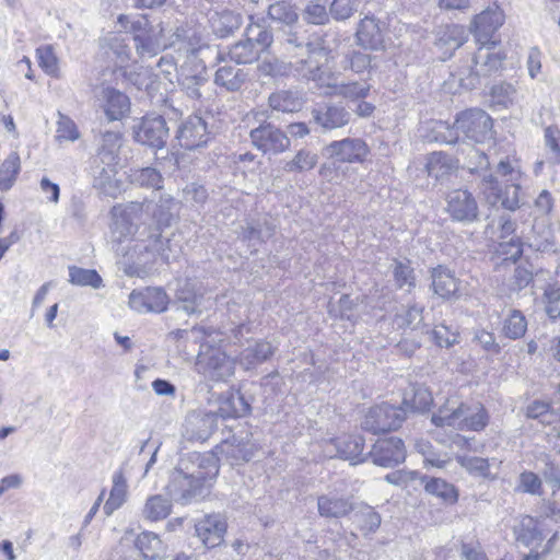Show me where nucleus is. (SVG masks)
<instances>
[{"label":"nucleus","mask_w":560,"mask_h":560,"mask_svg":"<svg viewBox=\"0 0 560 560\" xmlns=\"http://www.w3.org/2000/svg\"><path fill=\"white\" fill-rule=\"evenodd\" d=\"M269 105L275 110L293 113L301 109L303 100L296 93L281 91L270 95Z\"/></svg>","instance_id":"39"},{"label":"nucleus","mask_w":560,"mask_h":560,"mask_svg":"<svg viewBox=\"0 0 560 560\" xmlns=\"http://www.w3.org/2000/svg\"><path fill=\"white\" fill-rule=\"evenodd\" d=\"M171 513V503L160 494L150 497L143 508V516L150 521H160Z\"/></svg>","instance_id":"46"},{"label":"nucleus","mask_w":560,"mask_h":560,"mask_svg":"<svg viewBox=\"0 0 560 560\" xmlns=\"http://www.w3.org/2000/svg\"><path fill=\"white\" fill-rule=\"evenodd\" d=\"M195 528L202 544L208 548H214L223 541L226 523L220 514H210L199 520Z\"/></svg>","instance_id":"19"},{"label":"nucleus","mask_w":560,"mask_h":560,"mask_svg":"<svg viewBox=\"0 0 560 560\" xmlns=\"http://www.w3.org/2000/svg\"><path fill=\"white\" fill-rule=\"evenodd\" d=\"M167 138L168 127L162 116H145L135 128L136 141L151 148H163Z\"/></svg>","instance_id":"13"},{"label":"nucleus","mask_w":560,"mask_h":560,"mask_svg":"<svg viewBox=\"0 0 560 560\" xmlns=\"http://www.w3.org/2000/svg\"><path fill=\"white\" fill-rule=\"evenodd\" d=\"M109 497L103 506V512L106 516H110L116 510L121 508L128 498L127 478L121 469L114 472Z\"/></svg>","instance_id":"27"},{"label":"nucleus","mask_w":560,"mask_h":560,"mask_svg":"<svg viewBox=\"0 0 560 560\" xmlns=\"http://www.w3.org/2000/svg\"><path fill=\"white\" fill-rule=\"evenodd\" d=\"M127 37L120 32H107L102 35L98 40V48L106 58L115 60L119 63V68H124L129 59V47Z\"/></svg>","instance_id":"20"},{"label":"nucleus","mask_w":560,"mask_h":560,"mask_svg":"<svg viewBox=\"0 0 560 560\" xmlns=\"http://www.w3.org/2000/svg\"><path fill=\"white\" fill-rule=\"evenodd\" d=\"M129 176L131 183L138 186L154 189L162 188L163 177L161 173L153 167L133 170Z\"/></svg>","instance_id":"48"},{"label":"nucleus","mask_w":560,"mask_h":560,"mask_svg":"<svg viewBox=\"0 0 560 560\" xmlns=\"http://www.w3.org/2000/svg\"><path fill=\"white\" fill-rule=\"evenodd\" d=\"M317 509L323 517L340 518L353 511V504L346 498L320 495L317 499Z\"/></svg>","instance_id":"29"},{"label":"nucleus","mask_w":560,"mask_h":560,"mask_svg":"<svg viewBox=\"0 0 560 560\" xmlns=\"http://www.w3.org/2000/svg\"><path fill=\"white\" fill-rule=\"evenodd\" d=\"M516 91L510 83L501 82L494 84L490 89V96L492 105L508 107L513 104Z\"/></svg>","instance_id":"56"},{"label":"nucleus","mask_w":560,"mask_h":560,"mask_svg":"<svg viewBox=\"0 0 560 560\" xmlns=\"http://www.w3.org/2000/svg\"><path fill=\"white\" fill-rule=\"evenodd\" d=\"M323 155L339 163H363L370 154V148L361 138L335 140L323 148Z\"/></svg>","instance_id":"10"},{"label":"nucleus","mask_w":560,"mask_h":560,"mask_svg":"<svg viewBox=\"0 0 560 560\" xmlns=\"http://www.w3.org/2000/svg\"><path fill=\"white\" fill-rule=\"evenodd\" d=\"M102 93L106 101L105 115L108 120H119L128 114L130 102L127 95L113 88H104Z\"/></svg>","instance_id":"28"},{"label":"nucleus","mask_w":560,"mask_h":560,"mask_svg":"<svg viewBox=\"0 0 560 560\" xmlns=\"http://www.w3.org/2000/svg\"><path fill=\"white\" fill-rule=\"evenodd\" d=\"M245 79L244 72H215L214 74L215 84L230 92L240 90Z\"/></svg>","instance_id":"60"},{"label":"nucleus","mask_w":560,"mask_h":560,"mask_svg":"<svg viewBox=\"0 0 560 560\" xmlns=\"http://www.w3.org/2000/svg\"><path fill=\"white\" fill-rule=\"evenodd\" d=\"M429 176L435 179H442L450 175L455 168V162L452 156L443 152H433L427 159L425 164Z\"/></svg>","instance_id":"37"},{"label":"nucleus","mask_w":560,"mask_h":560,"mask_svg":"<svg viewBox=\"0 0 560 560\" xmlns=\"http://www.w3.org/2000/svg\"><path fill=\"white\" fill-rule=\"evenodd\" d=\"M329 0H311L304 8L303 20L313 25H325L329 22V11L326 4Z\"/></svg>","instance_id":"43"},{"label":"nucleus","mask_w":560,"mask_h":560,"mask_svg":"<svg viewBox=\"0 0 560 560\" xmlns=\"http://www.w3.org/2000/svg\"><path fill=\"white\" fill-rule=\"evenodd\" d=\"M167 295L159 288H148L144 291H132L129 295V305L139 313H161L166 310Z\"/></svg>","instance_id":"18"},{"label":"nucleus","mask_w":560,"mask_h":560,"mask_svg":"<svg viewBox=\"0 0 560 560\" xmlns=\"http://www.w3.org/2000/svg\"><path fill=\"white\" fill-rule=\"evenodd\" d=\"M360 0H332L329 13L336 21H345L358 10Z\"/></svg>","instance_id":"59"},{"label":"nucleus","mask_w":560,"mask_h":560,"mask_svg":"<svg viewBox=\"0 0 560 560\" xmlns=\"http://www.w3.org/2000/svg\"><path fill=\"white\" fill-rule=\"evenodd\" d=\"M217 452L234 462H248L253 457L252 447L243 440L232 436L217 446Z\"/></svg>","instance_id":"35"},{"label":"nucleus","mask_w":560,"mask_h":560,"mask_svg":"<svg viewBox=\"0 0 560 560\" xmlns=\"http://www.w3.org/2000/svg\"><path fill=\"white\" fill-rule=\"evenodd\" d=\"M21 172V159L16 151L11 152L0 164V191H9Z\"/></svg>","instance_id":"36"},{"label":"nucleus","mask_w":560,"mask_h":560,"mask_svg":"<svg viewBox=\"0 0 560 560\" xmlns=\"http://www.w3.org/2000/svg\"><path fill=\"white\" fill-rule=\"evenodd\" d=\"M492 119L480 108H470L459 113L453 128L457 133L475 142H485L492 138Z\"/></svg>","instance_id":"8"},{"label":"nucleus","mask_w":560,"mask_h":560,"mask_svg":"<svg viewBox=\"0 0 560 560\" xmlns=\"http://www.w3.org/2000/svg\"><path fill=\"white\" fill-rule=\"evenodd\" d=\"M69 282L81 287L90 285L94 289H98L103 285V280L95 270L77 266L69 267Z\"/></svg>","instance_id":"47"},{"label":"nucleus","mask_w":560,"mask_h":560,"mask_svg":"<svg viewBox=\"0 0 560 560\" xmlns=\"http://www.w3.org/2000/svg\"><path fill=\"white\" fill-rule=\"evenodd\" d=\"M273 226L266 220L264 223L250 222L243 228L242 237L243 240L253 242L254 244L261 243L273 235Z\"/></svg>","instance_id":"51"},{"label":"nucleus","mask_w":560,"mask_h":560,"mask_svg":"<svg viewBox=\"0 0 560 560\" xmlns=\"http://www.w3.org/2000/svg\"><path fill=\"white\" fill-rule=\"evenodd\" d=\"M133 39L136 42L137 52L141 57H153L161 48V44L152 30L145 34H136Z\"/></svg>","instance_id":"54"},{"label":"nucleus","mask_w":560,"mask_h":560,"mask_svg":"<svg viewBox=\"0 0 560 560\" xmlns=\"http://www.w3.org/2000/svg\"><path fill=\"white\" fill-rule=\"evenodd\" d=\"M504 14L499 7H490L476 15L474 20V34L476 42L480 45L474 57L475 66L487 67L488 70H498L502 66V58L499 54L489 51L497 42L493 35L503 24Z\"/></svg>","instance_id":"5"},{"label":"nucleus","mask_w":560,"mask_h":560,"mask_svg":"<svg viewBox=\"0 0 560 560\" xmlns=\"http://www.w3.org/2000/svg\"><path fill=\"white\" fill-rule=\"evenodd\" d=\"M465 42V31L462 26L452 24L440 27L435 46L450 52V55L459 48Z\"/></svg>","instance_id":"31"},{"label":"nucleus","mask_w":560,"mask_h":560,"mask_svg":"<svg viewBox=\"0 0 560 560\" xmlns=\"http://www.w3.org/2000/svg\"><path fill=\"white\" fill-rule=\"evenodd\" d=\"M217 429V415L212 411H190L185 419L183 436L191 442L207 441Z\"/></svg>","instance_id":"14"},{"label":"nucleus","mask_w":560,"mask_h":560,"mask_svg":"<svg viewBox=\"0 0 560 560\" xmlns=\"http://www.w3.org/2000/svg\"><path fill=\"white\" fill-rule=\"evenodd\" d=\"M121 147V135L116 131H106L102 135L98 149V159L105 165H117L118 152Z\"/></svg>","instance_id":"34"},{"label":"nucleus","mask_w":560,"mask_h":560,"mask_svg":"<svg viewBox=\"0 0 560 560\" xmlns=\"http://www.w3.org/2000/svg\"><path fill=\"white\" fill-rule=\"evenodd\" d=\"M423 307L418 305L409 306L401 314H397L393 320V324L398 329H411L416 330L423 320Z\"/></svg>","instance_id":"49"},{"label":"nucleus","mask_w":560,"mask_h":560,"mask_svg":"<svg viewBox=\"0 0 560 560\" xmlns=\"http://www.w3.org/2000/svg\"><path fill=\"white\" fill-rule=\"evenodd\" d=\"M456 462L460 465V467H463L466 471L475 477L490 480L497 478V475L492 474L490 470V462L488 458L458 455L456 456Z\"/></svg>","instance_id":"38"},{"label":"nucleus","mask_w":560,"mask_h":560,"mask_svg":"<svg viewBox=\"0 0 560 560\" xmlns=\"http://www.w3.org/2000/svg\"><path fill=\"white\" fill-rule=\"evenodd\" d=\"M546 298V312L550 318L556 319L560 317V288L556 285H548L545 290Z\"/></svg>","instance_id":"64"},{"label":"nucleus","mask_w":560,"mask_h":560,"mask_svg":"<svg viewBox=\"0 0 560 560\" xmlns=\"http://www.w3.org/2000/svg\"><path fill=\"white\" fill-rule=\"evenodd\" d=\"M314 121L324 130H334L349 124L351 114L339 105H329L312 112Z\"/></svg>","instance_id":"25"},{"label":"nucleus","mask_w":560,"mask_h":560,"mask_svg":"<svg viewBox=\"0 0 560 560\" xmlns=\"http://www.w3.org/2000/svg\"><path fill=\"white\" fill-rule=\"evenodd\" d=\"M405 419L404 409L382 404L369 410L362 422V428L373 434L384 433L399 428Z\"/></svg>","instance_id":"11"},{"label":"nucleus","mask_w":560,"mask_h":560,"mask_svg":"<svg viewBox=\"0 0 560 560\" xmlns=\"http://www.w3.org/2000/svg\"><path fill=\"white\" fill-rule=\"evenodd\" d=\"M177 339V347L198 346V351L203 349L202 345H213L222 341L221 332L203 326H195L191 329H179L174 332Z\"/></svg>","instance_id":"22"},{"label":"nucleus","mask_w":560,"mask_h":560,"mask_svg":"<svg viewBox=\"0 0 560 560\" xmlns=\"http://www.w3.org/2000/svg\"><path fill=\"white\" fill-rule=\"evenodd\" d=\"M183 200L194 207H201L208 199V190L203 185L198 183L187 184L183 190Z\"/></svg>","instance_id":"58"},{"label":"nucleus","mask_w":560,"mask_h":560,"mask_svg":"<svg viewBox=\"0 0 560 560\" xmlns=\"http://www.w3.org/2000/svg\"><path fill=\"white\" fill-rule=\"evenodd\" d=\"M196 358V370L199 374L214 382H225L234 374L235 361L219 347L202 345Z\"/></svg>","instance_id":"6"},{"label":"nucleus","mask_w":560,"mask_h":560,"mask_svg":"<svg viewBox=\"0 0 560 560\" xmlns=\"http://www.w3.org/2000/svg\"><path fill=\"white\" fill-rule=\"evenodd\" d=\"M173 205V198L167 197L161 198L158 203L144 200L113 207V241L121 243L137 236V241L143 243L144 250L170 261V240H163L161 230L170 226L174 220Z\"/></svg>","instance_id":"1"},{"label":"nucleus","mask_w":560,"mask_h":560,"mask_svg":"<svg viewBox=\"0 0 560 560\" xmlns=\"http://www.w3.org/2000/svg\"><path fill=\"white\" fill-rule=\"evenodd\" d=\"M219 459L214 454L192 453L180 459L171 475L167 490L175 501L187 504L203 498L219 474Z\"/></svg>","instance_id":"2"},{"label":"nucleus","mask_w":560,"mask_h":560,"mask_svg":"<svg viewBox=\"0 0 560 560\" xmlns=\"http://www.w3.org/2000/svg\"><path fill=\"white\" fill-rule=\"evenodd\" d=\"M489 422V415L481 405H476L474 408L469 406V411L465 413V421L460 430L469 429L472 431L483 430Z\"/></svg>","instance_id":"53"},{"label":"nucleus","mask_w":560,"mask_h":560,"mask_svg":"<svg viewBox=\"0 0 560 560\" xmlns=\"http://www.w3.org/2000/svg\"><path fill=\"white\" fill-rule=\"evenodd\" d=\"M432 288L439 296L450 299L458 291V280L448 269L439 266L432 271Z\"/></svg>","instance_id":"30"},{"label":"nucleus","mask_w":560,"mask_h":560,"mask_svg":"<svg viewBox=\"0 0 560 560\" xmlns=\"http://www.w3.org/2000/svg\"><path fill=\"white\" fill-rule=\"evenodd\" d=\"M136 546L147 559H155L163 552L162 540L152 532L141 533L137 537Z\"/></svg>","instance_id":"44"},{"label":"nucleus","mask_w":560,"mask_h":560,"mask_svg":"<svg viewBox=\"0 0 560 560\" xmlns=\"http://www.w3.org/2000/svg\"><path fill=\"white\" fill-rule=\"evenodd\" d=\"M364 447V440L360 435L338 436L326 444L325 452L329 457H340L352 464L363 462L360 456Z\"/></svg>","instance_id":"17"},{"label":"nucleus","mask_w":560,"mask_h":560,"mask_svg":"<svg viewBox=\"0 0 560 560\" xmlns=\"http://www.w3.org/2000/svg\"><path fill=\"white\" fill-rule=\"evenodd\" d=\"M257 51L250 40L240 42L233 45L229 51V58L237 65H246L256 59Z\"/></svg>","instance_id":"55"},{"label":"nucleus","mask_w":560,"mask_h":560,"mask_svg":"<svg viewBox=\"0 0 560 560\" xmlns=\"http://www.w3.org/2000/svg\"><path fill=\"white\" fill-rule=\"evenodd\" d=\"M526 244L536 252H556L555 237L547 226H533V234L527 237Z\"/></svg>","instance_id":"41"},{"label":"nucleus","mask_w":560,"mask_h":560,"mask_svg":"<svg viewBox=\"0 0 560 560\" xmlns=\"http://www.w3.org/2000/svg\"><path fill=\"white\" fill-rule=\"evenodd\" d=\"M393 277L399 289L410 291L416 285V276L409 260L395 259L392 265Z\"/></svg>","instance_id":"42"},{"label":"nucleus","mask_w":560,"mask_h":560,"mask_svg":"<svg viewBox=\"0 0 560 560\" xmlns=\"http://www.w3.org/2000/svg\"><path fill=\"white\" fill-rule=\"evenodd\" d=\"M314 88L323 95L343 96L349 100L364 98L371 86L366 82H339L334 72H315Z\"/></svg>","instance_id":"9"},{"label":"nucleus","mask_w":560,"mask_h":560,"mask_svg":"<svg viewBox=\"0 0 560 560\" xmlns=\"http://www.w3.org/2000/svg\"><path fill=\"white\" fill-rule=\"evenodd\" d=\"M283 46L290 55L288 65L291 68L308 66V70H320L319 59L327 56L324 36L301 26L285 34Z\"/></svg>","instance_id":"4"},{"label":"nucleus","mask_w":560,"mask_h":560,"mask_svg":"<svg viewBox=\"0 0 560 560\" xmlns=\"http://www.w3.org/2000/svg\"><path fill=\"white\" fill-rule=\"evenodd\" d=\"M354 522L359 524V527L364 534L374 533L380 527L382 517L369 505L361 506L354 513Z\"/></svg>","instance_id":"50"},{"label":"nucleus","mask_w":560,"mask_h":560,"mask_svg":"<svg viewBox=\"0 0 560 560\" xmlns=\"http://www.w3.org/2000/svg\"><path fill=\"white\" fill-rule=\"evenodd\" d=\"M276 347L266 340H258L249 343L238 354V363L245 370L255 369L267 361L275 353Z\"/></svg>","instance_id":"26"},{"label":"nucleus","mask_w":560,"mask_h":560,"mask_svg":"<svg viewBox=\"0 0 560 560\" xmlns=\"http://www.w3.org/2000/svg\"><path fill=\"white\" fill-rule=\"evenodd\" d=\"M438 557L447 560V551L441 549ZM460 560H489L479 544L462 542L459 548Z\"/></svg>","instance_id":"62"},{"label":"nucleus","mask_w":560,"mask_h":560,"mask_svg":"<svg viewBox=\"0 0 560 560\" xmlns=\"http://www.w3.org/2000/svg\"><path fill=\"white\" fill-rule=\"evenodd\" d=\"M446 211L457 222L470 224L479 220V207L467 189H454L446 197Z\"/></svg>","instance_id":"12"},{"label":"nucleus","mask_w":560,"mask_h":560,"mask_svg":"<svg viewBox=\"0 0 560 560\" xmlns=\"http://www.w3.org/2000/svg\"><path fill=\"white\" fill-rule=\"evenodd\" d=\"M348 60L351 70H372L381 66L380 56L368 52L364 48L363 50H353L349 55Z\"/></svg>","instance_id":"52"},{"label":"nucleus","mask_w":560,"mask_h":560,"mask_svg":"<svg viewBox=\"0 0 560 560\" xmlns=\"http://www.w3.org/2000/svg\"><path fill=\"white\" fill-rule=\"evenodd\" d=\"M259 122V126L253 128L249 137L253 145L262 153L279 154L284 152L290 147V139L288 136L271 124H265L267 115L265 110H253L247 118Z\"/></svg>","instance_id":"7"},{"label":"nucleus","mask_w":560,"mask_h":560,"mask_svg":"<svg viewBox=\"0 0 560 560\" xmlns=\"http://www.w3.org/2000/svg\"><path fill=\"white\" fill-rule=\"evenodd\" d=\"M541 534L534 525L532 518H527V521H523L521 527L517 532V540L524 544L525 546H533L541 540Z\"/></svg>","instance_id":"63"},{"label":"nucleus","mask_w":560,"mask_h":560,"mask_svg":"<svg viewBox=\"0 0 560 560\" xmlns=\"http://www.w3.org/2000/svg\"><path fill=\"white\" fill-rule=\"evenodd\" d=\"M520 172L509 160H502L494 174L483 173L479 184V192L486 203L491 207L501 205L504 209L515 211L520 207Z\"/></svg>","instance_id":"3"},{"label":"nucleus","mask_w":560,"mask_h":560,"mask_svg":"<svg viewBox=\"0 0 560 560\" xmlns=\"http://www.w3.org/2000/svg\"><path fill=\"white\" fill-rule=\"evenodd\" d=\"M176 139L186 150H195L207 144L209 132L206 121L200 116H189L178 127Z\"/></svg>","instance_id":"16"},{"label":"nucleus","mask_w":560,"mask_h":560,"mask_svg":"<svg viewBox=\"0 0 560 560\" xmlns=\"http://www.w3.org/2000/svg\"><path fill=\"white\" fill-rule=\"evenodd\" d=\"M358 44L364 49L378 50L384 47V36L378 21L373 16H365L358 25L355 33Z\"/></svg>","instance_id":"23"},{"label":"nucleus","mask_w":560,"mask_h":560,"mask_svg":"<svg viewBox=\"0 0 560 560\" xmlns=\"http://www.w3.org/2000/svg\"><path fill=\"white\" fill-rule=\"evenodd\" d=\"M425 491L444 500H455V488L440 478H431L425 482Z\"/></svg>","instance_id":"61"},{"label":"nucleus","mask_w":560,"mask_h":560,"mask_svg":"<svg viewBox=\"0 0 560 560\" xmlns=\"http://www.w3.org/2000/svg\"><path fill=\"white\" fill-rule=\"evenodd\" d=\"M318 162V155L307 149H301L294 158L283 165L287 173H303L313 170Z\"/></svg>","instance_id":"40"},{"label":"nucleus","mask_w":560,"mask_h":560,"mask_svg":"<svg viewBox=\"0 0 560 560\" xmlns=\"http://www.w3.org/2000/svg\"><path fill=\"white\" fill-rule=\"evenodd\" d=\"M469 411V406L458 398H448L441 406L436 413L432 416V422L436 427H453L459 429L465 421V413Z\"/></svg>","instance_id":"21"},{"label":"nucleus","mask_w":560,"mask_h":560,"mask_svg":"<svg viewBox=\"0 0 560 560\" xmlns=\"http://www.w3.org/2000/svg\"><path fill=\"white\" fill-rule=\"evenodd\" d=\"M527 330V320L521 311L513 310L503 322L502 331L510 339L522 338Z\"/></svg>","instance_id":"45"},{"label":"nucleus","mask_w":560,"mask_h":560,"mask_svg":"<svg viewBox=\"0 0 560 560\" xmlns=\"http://www.w3.org/2000/svg\"><path fill=\"white\" fill-rule=\"evenodd\" d=\"M218 410L212 411L223 419L244 417L249 411V405L238 392L228 390L218 397Z\"/></svg>","instance_id":"24"},{"label":"nucleus","mask_w":560,"mask_h":560,"mask_svg":"<svg viewBox=\"0 0 560 560\" xmlns=\"http://www.w3.org/2000/svg\"><path fill=\"white\" fill-rule=\"evenodd\" d=\"M370 456L377 466H396L404 462L406 457L404 442L401 439L394 436L378 439L374 443Z\"/></svg>","instance_id":"15"},{"label":"nucleus","mask_w":560,"mask_h":560,"mask_svg":"<svg viewBox=\"0 0 560 560\" xmlns=\"http://www.w3.org/2000/svg\"><path fill=\"white\" fill-rule=\"evenodd\" d=\"M124 77L127 81L137 85L138 90L145 89L149 96L153 97L154 92L158 90V83L152 72H124Z\"/></svg>","instance_id":"57"},{"label":"nucleus","mask_w":560,"mask_h":560,"mask_svg":"<svg viewBox=\"0 0 560 560\" xmlns=\"http://www.w3.org/2000/svg\"><path fill=\"white\" fill-rule=\"evenodd\" d=\"M116 173V165L96 166L93 171V186L107 196H116L119 191Z\"/></svg>","instance_id":"32"},{"label":"nucleus","mask_w":560,"mask_h":560,"mask_svg":"<svg viewBox=\"0 0 560 560\" xmlns=\"http://www.w3.org/2000/svg\"><path fill=\"white\" fill-rule=\"evenodd\" d=\"M268 18L287 26H293L299 21V13L295 4L288 0H277L268 7Z\"/></svg>","instance_id":"33"}]
</instances>
